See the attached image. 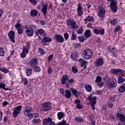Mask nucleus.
Wrapping results in <instances>:
<instances>
[{"label": "nucleus", "mask_w": 125, "mask_h": 125, "mask_svg": "<svg viewBox=\"0 0 125 125\" xmlns=\"http://www.w3.org/2000/svg\"><path fill=\"white\" fill-rule=\"evenodd\" d=\"M25 29V33L28 37H33L35 33V31L38 29V27L36 25L31 24L30 26H24Z\"/></svg>", "instance_id": "obj_1"}, {"label": "nucleus", "mask_w": 125, "mask_h": 125, "mask_svg": "<svg viewBox=\"0 0 125 125\" xmlns=\"http://www.w3.org/2000/svg\"><path fill=\"white\" fill-rule=\"evenodd\" d=\"M87 100L89 102V104L93 110H95V105H96V100L97 97L96 96L92 97V94L90 95L87 98Z\"/></svg>", "instance_id": "obj_2"}, {"label": "nucleus", "mask_w": 125, "mask_h": 125, "mask_svg": "<svg viewBox=\"0 0 125 125\" xmlns=\"http://www.w3.org/2000/svg\"><path fill=\"white\" fill-rule=\"evenodd\" d=\"M92 50L89 49L84 50L82 53V56L83 58H84V59H86V60L90 59V58L92 57Z\"/></svg>", "instance_id": "obj_3"}, {"label": "nucleus", "mask_w": 125, "mask_h": 125, "mask_svg": "<svg viewBox=\"0 0 125 125\" xmlns=\"http://www.w3.org/2000/svg\"><path fill=\"white\" fill-rule=\"evenodd\" d=\"M105 83L106 85H108V87H110V88H114L117 86V81L115 78L105 80Z\"/></svg>", "instance_id": "obj_4"}, {"label": "nucleus", "mask_w": 125, "mask_h": 125, "mask_svg": "<svg viewBox=\"0 0 125 125\" xmlns=\"http://www.w3.org/2000/svg\"><path fill=\"white\" fill-rule=\"evenodd\" d=\"M52 103L50 102H45L42 104V112H46V111H49L52 109Z\"/></svg>", "instance_id": "obj_5"}, {"label": "nucleus", "mask_w": 125, "mask_h": 125, "mask_svg": "<svg viewBox=\"0 0 125 125\" xmlns=\"http://www.w3.org/2000/svg\"><path fill=\"white\" fill-rule=\"evenodd\" d=\"M67 25L71 29H78L79 28V26L77 25V22L71 19L68 20Z\"/></svg>", "instance_id": "obj_6"}, {"label": "nucleus", "mask_w": 125, "mask_h": 125, "mask_svg": "<svg viewBox=\"0 0 125 125\" xmlns=\"http://www.w3.org/2000/svg\"><path fill=\"white\" fill-rule=\"evenodd\" d=\"M107 1H110V3L109 4L110 9L113 12H117L118 11V6H117V2L118 1L117 0H106Z\"/></svg>", "instance_id": "obj_7"}, {"label": "nucleus", "mask_w": 125, "mask_h": 125, "mask_svg": "<svg viewBox=\"0 0 125 125\" xmlns=\"http://www.w3.org/2000/svg\"><path fill=\"white\" fill-rule=\"evenodd\" d=\"M32 110L33 108H32V107H25V109L23 111L24 116H25V117H28V118L33 117V113H31Z\"/></svg>", "instance_id": "obj_8"}, {"label": "nucleus", "mask_w": 125, "mask_h": 125, "mask_svg": "<svg viewBox=\"0 0 125 125\" xmlns=\"http://www.w3.org/2000/svg\"><path fill=\"white\" fill-rule=\"evenodd\" d=\"M42 5H43V7L41 10L43 14V16L45 18L46 17V14H47V7H48V4L46 2H42Z\"/></svg>", "instance_id": "obj_9"}, {"label": "nucleus", "mask_w": 125, "mask_h": 125, "mask_svg": "<svg viewBox=\"0 0 125 125\" xmlns=\"http://www.w3.org/2000/svg\"><path fill=\"white\" fill-rule=\"evenodd\" d=\"M54 38L55 39V41H56L57 42L63 43V42H64L65 41L64 37H63V36L61 35V34L55 35Z\"/></svg>", "instance_id": "obj_10"}, {"label": "nucleus", "mask_w": 125, "mask_h": 125, "mask_svg": "<svg viewBox=\"0 0 125 125\" xmlns=\"http://www.w3.org/2000/svg\"><path fill=\"white\" fill-rule=\"evenodd\" d=\"M52 42V39L50 37H44L42 41V43L44 46L47 45V43Z\"/></svg>", "instance_id": "obj_11"}, {"label": "nucleus", "mask_w": 125, "mask_h": 125, "mask_svg": "<svg viewBox=\"0 0 125 125\" xmlns=\"http://www.w3.org/2000/svg\"><path fill=\"white\" fill-rule=\"evenodd\" d=\"M95 65H96L97 67H100V66L104 65V59L102 57L97 59L96 61L95 62Z\"/></svg>", "instance_id": "obj_12"}, {"label": "nucleus", "mask_w": 125, "mask_h": 125, "mask_svg": "<svg viewBox=\"0 0 125 125\" xmlns=\"http://www.w3.org/2000/svg\"><path fill=\"white\" fill-rule=\"evenodd\" d=\"M39 63V61L37 58H33L29 62V65L31 68L37 66Z\"/></svg>", "instance_id": "obj_13"}, {"label": "nucleus", "mask_w": 125, "mask_h": 125, "mask_svg": "<svg viewBox=\"0 0 125 125\" xmlns=\"http://www.w3.org/2000/svg\"><path fill=\"white\" fill-rule=\"evenodd\" d=\"M8 36L11 42L14 43L15 42V39H14V38H15V32L14 31L11 30L8 33Z\"/></svg>", "instance_id": "obj_14"}, {"label": "nucleus", "mask_w": 125, "mask_h": 125, "mask_svg": "<svg viewBox=\"0 0 125 125\" xmlns=\"http://www.w3.org/2000/svg\"><path fill=\"white\" fill-rule=\"evenodd\" d=\"M69 79H70V78L69 77V76L67 75V74L63 75L62 77V79L61 80V84H65L66 83H68Z\"/></svg>", "instance_id": "obj_15"}, {"label": "nucleus", "mask_w": 125, "mask_h": 125, "mask_svg": "<svg viewBox=\"0 0 125 125\" xmlns=\"http://www.w3.org/2000/svg\"><path fill=\"white\" fill-rule=\"evenodd\" d=\"M30 47L31 44L30 42H28L26 43V45L22 47V52L26 53V54H28V53H29V49H30Z\"/></svg>", "instance_id": "obj_16"}, {"label": "nucleus", "mask_w": 125, "mask_h": 125, "mask_svg": "<svg viewBox=\"0 0 125 125\" xmlns=\"http://www.w3.org/2000/svg\"><path fill=\"white\" fill-rule=\"evenodd\" d=\"M79 63H80L81 67H84V69H86V66H87V62L84 60V59L81 58L79 60Z\"/></svg>", "instance_id": "obj_17"}, {"label": "nucleus", "mask_w": 125, "mask_h": 125, "mask_svg": "<svg viewBox=\"0 0 125 125\" xmlns=\"http://www.w3.org/2000/svg\"><path fill=\"white\" fill-rule=\"evenodd\" d=\"M78 57V52L72 53L71 54L70 58L73 61H78V59H77Z\"/></svg>", "instance_id": "obj_18"}, {"label": "nucleus", "mask_w": 125, "mask_h": 125, "mask_svg": "<svg viewBox=\"0 0 125 125\" xmlns=\"http://www.w3.org/2000/svg\"><path fill=\"white\" fill-rule=\"evenodd\" d=\"M106 13V11L103 7H101L100 9V11L98 13V16L99 17H103L104 14Z\"/></svg>", "instance_id": "obj_19"}, {"label": "nucleus", "mask_w": 125, "mask_h": 125, "mask_svg": "<svg viewBox=\"0 0 125 125\" xmlns=\"http://www.w3.org/2000/svg\"><path fill=\"white\" fill-rule=\"evenodd\" d=\"M124 70L121 69H115L113 68L111 70V74H114V75H117V74H119V73H123Z\"/></svg>", "instance_id": "obj_20"}, {"label": "nucleus", "mask_w": 125, "mask_h": 125, "mask_svg": "<svg viewBox=\"0 0 125 125\" xmlns=\"http://www.w3.org/2000/svg\"><path fill=\"white\" fill-rule=\"evenodd\" d=\"M71 92H72L73 94L75 96L76 98H78V97H79V96H80V95L81 94V92L73 88L71 89Z\"/></svg>", "instance_id": "obj_21"}, {"label": "nucleus", "mask_w": 125, "mask_h": 125, "mask_svg": "<svg viewBox=\"0 0 125 125\" xmlns=\"http://www.w3.org/2000/svg\"><path fill=\"white\" fill-rule=\"evenodd\" d=\"M117 117L118 118H119V120L121 123H124L125 124V115L123 114H119V113L117 114Z\"/></svg>", "instance_id": "obj_22"}, {"label": "nucleus", "mask_w": 125, "mask_h": 125, "mask_svg": "<svg viewBox=\"0 0 125 125\" xmlns=\"http://www.w3.org/2000/svg\"><path fill=\"white\" fill-rule=\"evenodd\" d=\"M52 121V119L50 117H48L47 118H45L43 121V124L44 125H49L50 123H51Z\"/></svg>", "instance_id": "obj_23"}, {"label": "nucleus", "mask_w": 125, "mask_h": 125, "mask_svg": "<svg viewBox=\"0 0 125 125\" xmlns=\"http://www.w3.org/2000/svg\"><path fill=\"white\" fill-rule=\"evenodd\" d=\"M65 97L66 99H70L72 96V93H71V91L69 90H65Z\"/></svg>", "instance_id": "obj_24"}, {"label": "nucleus", "mask_w": 125, "mask_h": 125, "mask_svg": "<svg viewBox=\"0 0 125 125\" xmlns=\"http://www.w3.org/2000/svg\"><path fill=\"white\" fill-rule=\"evenodd\" d=\"M91 36H92V34H91L90 30L87 29L85 31L84 33V37H85L87 38V39H88V38H90Z\"/></svg>", "instance_id": "obj_25"}, {"label": "nucleus", "mask_w": 125, "mask_h": 125, "mask_svg": "<svg viewBox=\"0 0 125 125\" xmlns=\"http://www.w3.org/2000/svg\"><path fill=\"white\" fill-rule=\"evenodd\" d=\"M39 12L37 9H33L30 11V15L32 17H36L38 15Z\"/></svg>", "instance_id": "obj_26"}, {"label": "nucleus", "mask_w": 125, "mask_h": 125, "mask_svg": "<svg viewBox=\"0 0 125 125\" xmlns=\"http://www.w3.org/2000/svg\"><path fill=\"white\" fill-rule=\"evenodd\" d=\"M85 89L87 92H91L92 90V86L89 84H87L85 86Z\"/></svg>", "instance_id": "obj_27"}, {"label": "nucleus", "mask_w": 125, "mask_h": 125, "mask_svg": "<svg viewBox=\"0 0 125 125\" xmlns=\"http://www.w3.org/2000/svg\"><path fill=\"white\" fill-rule=\"evenodd\" d=\"M125 81V76L124 75H121L118 78V83H123Z\"/></svg>", "instance_id": "obj_28"}, {"label": "nucleus", "mask_w": 125, "mask_h": 125, "mask_svg": "<svg viewBox=\"0 0 125 125\" xmlns=\"http://www.w3.org/2000/svg\"><path fill=\"white\" fill-rule=\"evenodd\" d=\"M108 51L110 53H116L117 52V49L114 47L109 46L108 48Z\"/></svg>", "instance_id": "obj_29"}, {"label": "nucleus", "mask_w": 125, "mask_h": 125, "mask_svg": "<svg viewBox=\"0 0 125 125\" xmlns=\"http://www.w3.org/2000/svg\"><path fill=\"white\" fill-rule=\"evenodd\" d=\"M32 69L34 70V72H37V73H40L42 71L41 67L38 65H35L34 67H32Z\"/></svg>", "instance_id": "obj_30"}, {"label": "nucleus", "mask_w": 125, "mask_h": 125, "mask_svg": "<svg viewBox=\"0 0 125 125\" xmlns=\"http://www.w3.org/2000/svg\"><path fill=\"white\" fill-rule=\"evenodd\" d=\"M58 119V120H62V118H64V116H65V113L62 112H59L57 113Z\"/></svg>", "instance_id": "obj_31"}, {"label": "nucleus", "mask_w": 125, "mask_h": 125, "mask_svg": "<svg viewBox=\"0 0 125 125\" xmlns=\"http://www.w3.org/2000/svg\"><path fill=\"white\" fill-rule=\"evenodd\" d=\"M110 23L112 26H116V24L118 23V19L116 18L111 20L110 21Z\"/></svg>", "instance_id": "obj_32"}, {"label": "nucleus", "mask_w": 125, "mask_h": 125, "mask_svg": "<svg viewBox=\"0 0 125 125\" xmlns=\"http://www.w3.org/2000/svg\"><path fill=\"white\" fill-rule=\"evenodd\" d=\"M32 69L27 68L25 70V74L27 77H31L32 75Z\"/></svg>", "instance_id": "obj_33"}, {"label": "nucleus", "mask_w": 125, "mask_h": 125, "mask_svg": "<svg viewBox=\"0 0 125 125\" xmlns=\"http://www.w3.org/2000/svg\"><path fill=\"white\" fill-rule=\"evenodd\" d=\"M0 71L4 74H7V73H9V70L6 68H5L4 67L3 68L0 67Z\"/></svg>", "instance_id": "obj_34"}, {"label": "nucleus", "mask_w": 125, "mask_h": 125, "mask_svg": "<svg viewBox=\"0 0 125 125\" xmlns=\"http://www.w3.org/2000/svg\"><path fill=\"white\" fill-rule=\"evenodd\" d=\"M75 120L78 123H82V122H83V118L80 116L78 117H75Z\"/></svg>", "instance_id": "obj_35"}, {"label": "nucleus", "mask_w": 125, "mask_h": 125, "mask_svg": "<svg viewBox=\"0 0 125 125\" xmlns=\"http://www.w3.org/2000/svg\"><path fill=\"white\" fill-rule=\"evenodd\" d=\"M38 53H40L41 55H44L45 54V52H44V49L42 48H38Z\"/></svg>", "instance_id": "obj_36"}, {"label": "nucleus", "mask_w": 125, "mask_h": 125, "mask_svg": "<svg viewBox=\"0 0 125 125\" xmlns=\"http://www.w3.org/2000/svg\"><path fill=\"white\" fill-rule=\"evenodd\" d=\"M20 114V112L18 110H17L16 109H14V111L13 112V115L14 118H17V116Z\"/></svg>", "instance_id": "obj_37"}, {"label": "nucleus", "mask_w": 125, "mask_h": 125, "mask_svg": "<svg viewBox=\"0 0 125 125\" xmlns=\"http://www.w3.org/2000/svg\"><path fill=\"white\" fill-rule=\"evenodd\" d=\"M4 55H5V52H4L3 48L0 47V56L3 57V56H4Z\"/></svg>", "instance_id": "obj_38"}, {"label": "nucleus", "mask_w": 125, "mask_h": 125, "mask_svg": "<svg viewBox=\"0 0 125 125\" xmlns=\"http://www.w3.org/2000/svg\"><path fill=\"white\" fill-rule=\"evenodd\" d=\"M71 41H76L77 40V35L75 34V31L73 30L71 38Z\"/></svg>", "instance_id": "obj_39"}, {"label": "nucleus", "mask_w": 125, "mask_h": 125, "mask_svg": "<svg viewBox=\"0 0 125 125\" xmlns=\"http://www.w3.org/2000/svg\"><path fill=\"white\" fill-rule=\"evenodd\" d=\"M120 30H122V27L121 26V25H118L115 27L114 29V33H117L118 32H119V31H120Z\"/></svg>", "instance_id": "obj_40"}, {"label": "nucleus", "mask_w": 125, "mask_h": 125, "mask_svg": "<svg viewBox=\"0 0 125 125\" xmlns=\"http://www.w3.org/2000/svg\"><path fill=\"white\" fill-rule=\"evenodd\" d=\"M71 71L74 74H77V73L79 72V70L78 69V68H77V67L76 66H72Z\"/></svg>", "instance_id": "obj_41"}, {"label": "nucleus", "mask_w": 125, "mask_h": 125, "mask_svg": "<svg viewBox=\"0 0 125 125\" xmlns=\"http://www.w3.org/2000/svg\"><path fill=\"white\" fill-rule=\"evenodd\" d=\"M0 88H2L3 89H4V90H7L8 89L6 88L5 87V83L1 82L0 83Z\"/></svg>", "instance_id": "obj_42"}, {"label": "nucleus", "mask_w": 125, "mask_h": 125, "mask_svg": "<svg viewBox=\"0 0 125 125\" xmlns=\"http://www.w3.org/2000/svg\"><path fill=\"white\" fill-rule=\"evenodd\" d=\"M118 91H119V92H125V86L124 85L121 86L118 89Z\"/></svg>", "instance_id": "obj_43"}, {"label": "nucleus", "mask_w": 125, "mask_h": 125, "mask_svg": "<svg viewBox=\"0 0 125 125\" xmlns=\"http://www.w3.org/2000/svg\"><path fill=\"white\" fill-rule=\"evenodd\" d=\"M41 121L40 119H34L32 121L33 124H40Z\"/></svg>", "instance_id": "obj_44"}, {"label": "nucleus", "mask_w": 125, "mask_h": 125, "mask_svg": "<svg viewBox=\"0 0 125 125\" xmlns=\"http://www.w3.org/2000/svg\"><path fill=\"white\" fill-rule=\"evenodd\" d=\"M101 80H102L101 76H97L96 78L95 83H99L101 82Z\"/></svg>", "instance_id": "obj_45"}, {"label": "nucleus", "mask_w": 125, "mask_h": 125, "mask_svg": "<svg viewBox=\"0 0 125 125\" xmlns=\"http://www.w3.org/2000/svg\"><path fill=\"white\" fill-rule=\"evenodd\" d=\"M87 19H88V22H92V21L94 20V18L92 16L90 17V16H88Z\"/></svg>", "instance_id": "obj_46"}, {"label": "nucleus", "mask_w": 125, "mask_h": 125, "mask_svg": "<svg viewBox=\"0 0 125 125\" xmlns=\"http://www.w3.org/2000/svg\"><path fill=\"white\" fill-rule=\"evenodd\" d=\"M78 5L77 10H83V6H82V3H79Z\"/></svg>", "instance_id": "obj_47"}, {"label": "nucleus", "mask_w": 125, "mask_h": 125, "mask_svg": "<svg viewBox=\"0 0 125 125\" xmlns=\"http://www.w3.org/2000/svg\"><path fill=\"white\" fill-rule=\"evenodd\" d=\"M78 40L80 42H84V37L83 36L78 37Z\"/></svg>", "instance_id": "obj_48"}, {"label": "nucleus", "mask_w": 125, "mask_h": 125, "mask_svg": "<svg viewBox=\"0 0 125 125\" xmlns=\"http://www.w3.org/2000/svg\"><path fill=\"white\" fill-rule=\"evenodd\" d=\"M116 100V97L115 96H111L108 98V101H110V102H113V101H115Z\"/></svg>", "instance_id": "obj_49"}, {"label": "nucleus", "mask_w": 125, "mask_h": 125, "mask_svg": "<svg viewBox=\"0 0 125 125\" xmlns=\"http://www.w3.org/2000/svg\"><path fill=\"white\" fill-rule=\"evenodd\" d=\"M38 118V117H40V113H34L32 114V116H30V118Z\"/></svg>", "instance_id": "obj_50"}, {"label": "nucleus", "mask_w": 125, "mask_h": 125, "mask_svg": "<svg viewBox=\"0 0 125 125\" xmlns=\"http://www.w3.org/2000/svg\"><path fill=\"white\" fill-rule=\"evenodd\" d=\"M18 30V35H22V34H23V30L22 29V28H19L18 29H17Z\"/></svg>", "instance_id": "obj_51"}, {"label": "nucleus", "mask_w": 125, "mask_h": 125, "mask_svg": "<svg viewBox=\"0 0 125 125\" xmlns=\"http://www.w3.org/2000/svg\"><path fill=\"white\" fill-rule=\"evenodd\" d=\"M52 59H53V54H51L48 57L47 60L48 62H50Z\"/></svg>", "instance_id": "obj_52"}, {"label": "nucleus", "mask_w": 125, "mask_h": 125, "mask_svg": "<svg viewBox=\"0 0 125 125\" xmlns=\"http://www.w3.org/2000/svg\"><path fill=\"white\" fill-rule=\"evenodd\" d=\"M22 80L23 82V84L24 85H27V84H28V79H27V78H22Z\"/></svg>", "instance_id": "obj_53"}, {"label": "nucleus", "mask_w": 125, "mask_h": 125, "mask_svg": "<svg viewBox=\"0 0 125 125\" xmlns=\"http://www.w3.org/2000/svg\"><path fill=\"white\" fill-rule=\"evenodd\" d=\"M83 32V27H81L77 31V34L79 35L82 34Z\"/></svg>", "instance_id": "obj_54"}, {"label": "nucleus", "mask_w": 125, "mask_h": 125, "mask_svg": "<svg viewBox=\"0 0 125 125\" xmlns=\"http://www.w3.org/2000/svg\"><path fill=\"white\" fill-rule=\"evenodd\" d=\"M15 27L16 29H17V30H18V29L21 28V23H17V24H16Z\"/></svg>", "instance_id": "obj_55"}, {"label": "nucleus", "mask_w": 125, "mask_h": 125, "mask_svg": "<svg viewBox=\"0 0 125 125\" xmlns=\"http://www.w3.org/2000/svg\"><path fill=\"white\" fill-rule=\"evenodd\" d=\"M22 109V106L21 105H18L17 106L15 109L17 110V111H18L20 113H21V109Z\"/></svg>", "instance_id": "obj_56"}, {"label": "nucleus", "mask_w": 125, "mask_h": 125, "mask_svg": "<svg viewBox=\"0 0 125 125\" xmlns=\"http://www.w3.org/2000/svg\"><path fill=\"white\" fill-rule=\"evenodd\" d=\"M29 1L32 4H34V5H36V4L38 3V1L37 0H29Z\"/></svg>", "instance_id": "obj_57"}, {"label": "nucleus", "mask_w": 125, "mask_h": 125, "mask_svg": "<svg viewBox=\"0 0 125 125\" xmlns=\"http://www.w3.org/2000/svg\"><path fill=\"white\" fill-rule=\"evenodd\" d=\"M77 11L78 16H83V10H77Z\"/></svg>", "instance_id": "obj_58"}, {"label": "nucleus", "mask_w": 125, "mask_h": 125, "mask_svg": "<svg viewBox=\"0 0 125 125\" xmlns=\"http://www.w3.org/2000/svg\"><path fill=\"white\" fill-rule=\"evenodd\" d=\"M100 35H104L105 34V30L103 29H100L99 30V33Z\"/></svg>", "instance_id": "obj_59"}, {"label": "nucleus", "mask_w": 125, "mask_h": 125, "mask_svg": "<svg viewBox=\"0 0 125 125\" xmlns=\"http://www.w3.org/2000/svg\"><path fill=\"white\" fill-rule=\"evenodd\" d=\"M64 38L66 41H67V40L69 39V34H68V33H64Z\"/></svg>", "instance_id": "obj_60"}, {"label": "nucleus", "mask_w": 125, "mask_h": 125, "mask_svg": "<svg viewBox=\"0 0 125 125\" xmlns=\"http://www.w3.org/2000/svg\"><path fill=\"white\" fill-rule=\"evenodd\" d=\"M44 32V30L43 29H38V33H39V34L40 35H42L43 34V32Z\"/></svg>", "instance_id": "obj_61"}, {"label": "nucleus", "mask_w": 125, "mask_h": 125, "mask_svg": "<svg viewBox=\"0 0 125 125\" xmlns=\"http://www.w3.org/2000/svg\"><path fill=\"white\" fill-rule=\"evenodd\" d=\"M66 123H67V122L66 121H64V120H63V121H62V122L59 123L58 125H65Z\"/></svg>", "instance_id": "obj_62"}, {"label": "nucleus", "mask_w": 125, "mask_h": 125, "mask_svg": "<svg viewBox=\"0 0 125 125\" xmlns=\"http://www.w3.org/2000/svg\"><path fill=\"white\" fill-rule=\"evenodd\" d=\"M74 104H76L77 105H78L79 104H81V100H80L78 99L75 100L74 102Z\"/></svg>", "instance_id": "obj_63"}, {"label": "nucleus", "mask_w": 125, "mask_h": 125, "mask_svg": "<svg viewBox=\"0 0 125 125\" xmlns=\"http://www.w3.org/2000/svg\"><path fill=\"white\" fill-rule=\"evenodd\" d=\"M109 119H110L111 120V121H115V116L112 115V114H110L109 116Z\"/></svg>", "instance_id": "obj_64"}]
</instances>
